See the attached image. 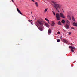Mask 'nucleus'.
Wrapping results in <instances>:
<instances>
[{"mask_svg":"<svg viewBox=\"0 0 77 77\" xmlns=\"http://www.w3.org/2000/svg\"><path fill=\"white\" fill-rule=\"evenodd\" d=\"M45 25L46 27H49V25H48V24L47 23H45Z\"/></svg>","mask_w":77,"mask_h":77,"instance_id":"obj_12","label":"nucleus"},{"mask_svg":"<svg viewBox=\"0 0 77 77\" xmlns=\"http://www.w3.org/2000/svg\"><path fill=\"white\" fill-rule=\"evenodd\" d=\"M70 44H71V45H73V44H72V43H71Z\"/></svg>","mask_w":77,"mask_h":77,"instance_id":"obj_26","label":"nucleus"},{"mask_svg":"<svg viewBox=\"0 0 77 77\" xmlns=\"http://www.w3.org/2000/svg\"><path fill=\"white\" fill-rule=\"evenodd\" d=\"M60 41V39H57V42H59Z\"/></svg>","mask_w":77,"mask_h":77,"instance_id":"obj_19","label":"nucleus"},{"mask_svg":"<svg viewBox=\"0 0 77 77\" xmlns=\"http://www.w3.org/2000/svg\"><path fill=\"white\" fill-rule=\"evenodd\" d=\"M63 42H64V43H68V41L65 40V39H63Z\"/></svg>","mask_w":77,"mask_h":77,"instance_id":"obj_10","label":"nucleus"},{"mask_svg":"<svg viewBox=\"0 0 77 77\" xmlns=\"http://www.w3.org/2000/svg\"><path fill=\"white\" fill-rule=\"evenodd\" d=\"M67 18H68V19H69V20H71V16H70L69 15H68L67 16Z\"/></svg>","mask_w":77,"mask_h":77,"instance_id":"obj_11","label":"nucleus"},{"mask_svg":"<svg viewBox=\"0 0 77 77\" xmlns=\"http://www.w3.org/2000/svg\"><path fill=\"white\" fill-rule=\"evenodd\" d=\"M43 24V22L42 21L40 20H38L37 22L36 23V26L37 27H38V26L40 27V26H42Z\"/></svg>","mask_w":77,"mask_h":77,"instance_id":"obj_3","label":"nucleus"},{"mask_svg":"<svg viewBox=\"0 0 77 77\" xmlns=\"http://www.w3.org/2000/svg\"><path fill=\"white\" fill-rule=\"evenodd\" d=\"M51 33V30H50V29H49L48 30V35H50Z\"/></svg>","mask_w":77,"mask_h":77,"instance_id":"obj_7","label":"nucleus"},{"mask_svg":"<svg viewBox=\"0 0 77 77\" xmlns=\"http://www.w3.org/2000/svg\"><path fill=\"white\" fill-rule=\"evenodd\" d=\"M32 17H33V16H32Z\"/></svg>","mask_w":77,"mask_h":77,"instance_id":"obj_38","label":"nucleus"},{"mask_svg":"<svg viewBox=\"0 0 77 77\" xmlns=\"http://www.w3.org/2000/svg\"><path fill=\"white\" fill-rule=\"evenodd\" d=\"M48 23H49V24H50V23L49 22H48Z\"/></svg>","mask_w":77,"mask_h":77,"instance_id":"obj_33","label":"nucleus"},{"mask_svg":"<svg viewBox=\"0 0 77 77\" xmlns=\"http://www.w3.org/2000/svg\"><path fill=\"white\" fill-rule=\"evenodd\" d=\"M58 34H60V32H57Z\"/></svg>","mask_w":77,"mask_h":77,"instance_id":"obj_25","label":"nucleus"},{"mask_svg":"<svg viewBox=\"0 0 77 77\" xmlns=\"http://www.w3.org/2000/svg\"><path fill=\"white\" fill-rule=\"evenodd\" d=\"M28 21L29 22H31V21H30V20H28Z\"/></svg>","mask_w":77,"mask_h":77,"instance_id":"obj_29","label":"nucleus"},{"mask_svg":"<svg viewBox=\"0 0 77 77\" xmlns=\"http://www.w3.org/2000/svg\"><path fill=\"white\" fill-rule=\"evenodd\" d=\"M72 18L73 21H75V19L74 18V16H72Z\"/></svg>","mask_w":77,"mask_h":77,"instance_id":"obj_13","label":"nucleus"},{"mask_svg":"<svg viewBox=\"0 0 77 77\" xmlns=\"http://www.w3.org/2000/svg\"><path fill=\"white\" fill-rule=\"evenodd\" d=\"M38 28L40 30H41V31H42V30H43V29L42 28L40 27V26H38Z\"/></svg>","mask_w":77,"mask_h":77,"instance_id":"obj_8","label":"nucleus"},{"mask_svg":"<svg viewBox=\"0 0 77 77\" xmlns=\"http://www.w3.org/2000/svg\"><path fill=\"white\" fill-rule=\"evenodd\" d=\"M31 14H32V12L31 11Z\"/></svg>","mask_w":77,"mask_h":77,"instance_id":"obj_32","label":"nucleus"},{"mask_svg":"<svg viewBox=\"0 0 77 77\" xmlns=\"http://www.w3.org/2000/svg\"><path fill=\"white\" fill-rule=\"evenodd\" d=\"M17 11L18 12V13L20 14V15H23V14H22V13H21V12L18 9V8H17Z\"/></svg>","mask_w":77,"mask_h":77,"instance_id":"obj_5","label":"nucleus"},{"mask_svg":"<svg viewBox=\"0 0 77 77\" xmlns=\"http://www.w3.org/2000/svg\"><path fill=\"white\" fill-rule=\"evenodd\" d=\"M65 28L66 29H69V26L68 25L66 24L65 25Z\"/></svg>","mask_w":77,"mask_h":77,"instance_id":"obj_6","label":"nucleus"},{"mask_svg":"<svg viewBox=\"0 0 77 77\" xmlns=\"http://www.w3.org/2000/svg\"><path fill=\"white\" fill-rule=\"evenodd\" d=\"M31 24H32V25H33V23H32V22H31Z\"/></svg>","mask_w":77,"mask_h":77,"instance_id":"obj_30","label":"nucleus"},{"mask_svg":"<svg viewBox=\"0 0 77 77\" xmlns=\"http://www.w3.org/2000/svg\"><path fill=\"white\" fill-rule=\"evenodd\" d=\"M73 26H76V27H77V23H75V22H74L73 23Z\"/></svg>","mask_w":77,"mask_h":77,"instance_id":"obj_9","label":"nucleus"},{"mask_svg":"<svg viewBox=\"0 0 77 77\" xmlns=\"http://www.w3.org/2000/svg\"><path fill=\"white\" fill-rule=\"evenodd\" d=\"M31 21H32V20H30Z\"/></svg>","mask_w":77,"mask_h":77,"instance_id":"obj_34","label":"nucleus"},{"mask_svg":"<svg viewBox=\"0 0 77 77\" xmlns=\"http://www.w3.org/2000/svg\"><path fill=\"white\" fill-rule=\"evenodd\" d=\"M45 20L46 21H48V22H49V20H48L47 19V18H45Z\"/></svg>","mask_w":77,"mask_h":77,"instance_id":"obj_18","label":"nucleus"},{"mask_svg":"<svg viewBox=\"0 0 77 77\" xmlns=\"http://www.w3.org/2000/svg\"><path fill=\"white\" fill-rule=\"evenodd\" d=\"M71 29H74V27H71Z\"/></svg>","mask_w":77,"mask_h":77,"instance_id":"obj_24","label":"nucleus"},{"mask_svg":"<svg viewBox=\"0 0 77 77\" xmlns=\"http://www.w3.org/2000/svg\"><path fill=\"white\" fill-rule=\"evenodd\" d=\"M62 36H61V38H62Z\"/></svg>","mask_w":77,"mask_h":77,"instance_id":"obj_36","label":"nucleus"},{"mask_svg":"<svg viewBox=\"0 0 77 77\" xmlns=\"http://www.w3.org/2000/svg\"><path fill=\"white\" fill-rule=\"evenodd\" d=\"M17 45H20V44H17Z\"/></svg>","mask_w":77,"mask_h":77,"instance_id":"obj_37","label":"nucleus"},{"mask_svg":"<svg viewBox=\"0 0 77 77\" xmlns=\"http://www.w3.org/2000/svg\"><path fill=\"white\" fill-rule=\"evenodd\" d=\"M67 23L68 24H69V25L70 24V23L69 22V21H67Z\"/></svg>","mask_w":77,"mask_h":77,"instance_id":"obj_21","label":"nucleus"},{"mask_svg":"<svg viewBox=\"0 0 77 77\" xmlns=\"http://www.w3.org/2000/svg\"><path fill=\"white\" fill-rule=\"evenodd\" d=\"M44 11H45V12L47 11V9H45V10Z\"/></svg>","mask_w":77,"mask_h":77,"instance_id":"obj_20","label":"nucleus"},{"mask_svg":"<svg viewBox=\"0 0 77 77\" xmlns=\"http://www.w3.org/2000/svg\"><path fill=\"white\" fill-rule=\"evenodd\" d=\"M58 25H61V22H60V21H59L58 22Z\"/></svg>","mask_w":77,"mask_h":77,"instance_id":"obj_14","label":"nucleus"},{"mask_svg":"<svg viewBox=\"0 0 77 77\" xmlns=\"http://www.w3.org/2000/svg\"><path fill=\"white\" fill-rule=\"evenodd\" d=\"M62 23H63V24H65V21L64 20H62Z\"/></svg>","mask_w":77,"mask_h":77,"instance_id":"obj_15","label":"nucleus"},{"mask_svg":"<svg viewBox=\"0 0 77 77\" xmlns=\"http://www.w3.org/2000/svg\"><path fill=\"white\" fill-rule=\"evenodd\" d=\"M35 4H36V6L38 7V3L36 2L35 3Z\"/></svg>","mask_w":77,"mask_h":77,"instance_id":"obj_16","label":"nucleus"},{"mask_svg":"<svg viewBox=\"0 0 77 77\" xmlns=\"http://www.w3.org/2000/svg\"><path fill=\"white\" fill-rule=\"evenodd\" d=\"M72 46H69V48H72Z\"/></svg>","mask_w":77,"mask_h":77,"instance_id":"obj_23","label":"nucleus"},{"mask_svg":"<svg viewBox=\"0 0 77 77\" xmlns=\"http://www.w3.org/2000/svg\"><path fill=\"white\" fill-rule=\"evenodd\" d=\"M32 1V2H35V1L34 0H31Z\"/></svg>","mask_w":77,"mask_h":77,"instance_id":"obj_27","label":"nucleus"},{"mask_svg":"<svg viewBox=\"0 0 77 77\" xmlns=\"http://www.w3.org/2000/svg\"><path fill=\"white\" fill-rule=\"evenodd\" d=\"M52 3L54 4L53 5L54 7L55 8V9L57 11H58V12H59V11L58 10V9H60L61 8H62V5L57 4L56 2L52 1Z\"/></svg>","mask_w":77,"mask_h":77,"instance_id":"obj_1","label":"nucleus"},{"mask_svg":"<svg viewBox=\"0 0 77 77\" xmlns=\"http://www.w3.org/2000/svg\"><path fill=\"white\" fill-rule=\"evenodd\" d=\"M60 16L59 15V14L58 13H57L56 14V18L58 20H60V17L62 18H65V16H64L63 13H60Z\"/></svg>","mask_w":77,"mask_h":77,"instance_id":"obj_2","label":"nucleus"},{"mask_svg":"<svg viewBox=\"0 0 77 77\" xmlns=\"http://www.w3.org/2000/svg\"><path fill=\"white\" fill-rule=\"evenodd\" d=\"M69 35H71V32H69Z\"/></svg>","mask_w":77,"mask_h":77,"instance_id":"obj_28","label":"nucleus"},{"mask_svg":"<svg viewBox=\"0 0 77 77\" xmlns=\"http://www.w3.org/2000/svg\"><path fill=\"white\" fill-rule=\"evenodd\" d=\"M76 49V48H75L74 47H73L71 48V50L72 51V52L73 53L74 52V51L73 50H75Z\"/></svg>","mask_w":77,"mask_h":77,"instance_id":"obj_4","label":"nucleus"},{"mask_svg":"<svg viewBox=\"0 0 77 77\" xmlns=\"http://www.w3.org/2000/svg\"><path fill=\"white\" fill-rule=\"evenodd\" d=\"M20 2V3H21V1Z\"/></svg>","mask_w":77,"mask_h":77,"instance_id":"obj_35","label":"nucleus"},{"mask_svg":"<svg viewBox=\"0 0 77 77\" xmlns=\"http://www.w3.org/2000/svg\"><path fill=\"white\" fill-rule=\"evenodd\" d=\"M52 12L53 13V14L54 15H56V14H55V12H53V11H52Z\"/></svg>","mask_w":77,"mask_h":77,"instance_id":"obj_22","label":"nucleus"},{"mask_svg":"<svg viewBox=\"0 0 77 77\" xmlns=\"http://www.w3.org/2000/svg\"><path fill=\"white\" fill-rule=\"evenodd\" d=\"M12 2H14L13 0H12Z\"/></svg>","mask_w":77,"mask_h":77,"instance_id":"obj_31","label":"nucleus"},{"mask_svg":"<svg viewBox=\"0 0 77 77\" xmlns=\"http://www.w3.org/2000/svg\"><path fill=\"white\" fill-rule=\"evenodd\" d=\"M55 23L54 22H53L51 25V26H53L55 24Z\"/></svg>","mask_w":77,"mask_h":77,"instance_id":"obj_17","label":"nucleus"}]
</instances>
